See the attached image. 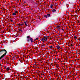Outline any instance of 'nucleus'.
<instances>
[{"instance_id": "f257e3e1", "label": "nucleus", "mask_w": 80, "mask_h": 80, "mask_svg": "<svg viewBox=\"0 0 80 80\" xmlns=\"http://www.w3.org/2000/svg\"><path fill=\"white\" fill-rule=\"evenodd\" d=\"M2 52L3 53H4L2 55L1 57H0V60L1 59H2V58L4 57L5 55L7 54V50H6L5 49H2L0 51V52Z\"/></svg>"}, {"instance_id": "f03ea898", "label": "nucleus", "mask_w": 80, "mask_h": 80, "mask_svg": "<svg viewBox=\"0 0 80 80\" xmlns=\"http://www.w3.org/2000/svg\"><path fill=\"white\" fill-rule=\"evenodd\" d=\"M47 40H48V37H44L41 39V41L44 43L45 41H47Z\"/></svg>"}, {"instance_id": "7ed1b4c3", "label": "nucleus", "mask_w": 80, "mask_h": 80, "mask_svg": "<svg viewBox=\"0 0 80 80\" xmlns=\"http://www.w3.org/2000/svg\"><path fill=\"white\" fill-rule=\"evenodd\" d=\"M17 14H18V11H15V12L12 13V15L13 16H14V15H16Z\"/></svg>"}, {"instance_id": "20e7f679", "label": "nucleus", "mask_w": 80, "mask_h": 80, "mask_svg": "<svg viewBox=\"0 0 80 80\" xmlns=\"http://www.w3.org/2000/svg\"><path fill=\"white\" fill-rule=\"evenodd\" d=\"M57 29L58 30H60V26H57Z\"/></svg>"}, {"instance_id": "39448f33", "label": "nucleus", "mask_w": 80, "mask_h": 80, "mask_svg": "<svg viewBox=\"0 0 80 80\" xmlns=\"http://www.w3.org/2000/svg\"><path fill=\"white\" fill-rule=\"evenodd\" d=\"M10 70V68H9V67L7 68L6 69V70L7 71H8Z\"/></svg>"}, {"instance_id": "423d86ee", "label": "nucleus", "mask_w": 80, "mask_h": 80, "mask_svg": "<svg viewBox=\"0 0 80 80\" xmlns=\"http://www.w3.org/2000/svg\"><path fill=\"white\" fill-rule=\"evenodd\" d=\"M60 47L58 45L57 46V49H60Z\"/></svg>"}, {"instance_id": "0eeeda50", "label": "nucleus", "mask_w": 80, "mask_h": 80, "mask_svg": "<svg viewBox=\"0 0 80 80\" xmlns=\"http://www.w3.org/2000/svg\"><path fill=\"white\" fill-rule=\"evenodd\" d=\"M27 21L24 22V23H25V26H27Z\"/></svg>"}, {"instance_id": "6e6552de", "label": "nucleus", "mask_w": 80, "mask_h": 80, "mask_svg": "<svg viewBox=\"0 0 80 80\" xmlns=\"http://www.w3.org/2000/svg\"><path fill=\"white\" fill-rule=\"evenodd\" d=\"M49 48H53V46H50L49 47Z\"/></svg>"}, {"instance_id": "1a4fd4ad", "label": "nucleus", "mask_w": 80, "mask_h": 80, "mask_svg": "<svg viewBox=\"0 0 80 80\" xmlns=\"http://www.w3.org/2000/svg\"><path fill=\"white\" fill-rule=\"evenodd\" d=\"M52 12H56V10L55 9H54L52 11Z\"/></svg>"}, {"instance_id": "9d476101", "label": "nucleus", "mask_w": 80, "mask_h": 80, "mask_svg": "<svg viewBox=\"0 0 80 80\" xmlns=\"http://www.w3.org/2000/svg\"><path fill=\"white\" fill-rule=\"evenodd\" d=\"M47 16L48 17H50V14H48L47 15Z\"/></svg>"}, {"instance_id": "9b49d317", "label": "nucleus", "mask_w": 80, "mask_h": 80, "mask_svg": "<svg viewBox=\"0 0 80 80\" xmlns=\"http://www.w3.org/2000/svg\"><path fill=\"white\" fill-rule=\"evenodd\" d=\"M50 7L51 8H53V5L52 4H51V6H50Z\"/></svg>"}, {"instance_id": "f8f14e48", "label": "nucleus", "mask_w": 80, "mask_h": 80, "mask_svg": "<svg viewBox=\"0 0 80 80\" xmlns=\"http://www.w3.org/2000/svg\"><path fill=\"white\" fill-rule=\"evenodd\" d=\"M44 17H45V18H47L48 16H47V15H44Z\"/></svg>"}, {"instance_id": "ddd939ff", "label": "nucleus", "mask_w": 80, "mask_h": 80, "mask_svg": "<svg viewBox=\"0 0 80 80\" xmlns=\"http://www.w3.org/2000/svg\"><path fill=\"white\" fill-rule=\"evenodd\" d=\"M74 38L75 39H77V37L76 36H74Z\"/></svg>"}, {"instance_id": "4468645a", "label": "nucleus", "mask_w": 80, "mask_h": 80, "mask_svg": "<svg viewBox=\"0 0 80 80\" xmlns=\"http://www.w3.org/2000/svg\"><path fill=\"white\" fill-rule=\"evenodd\" d=\"M30 40L31 42H33V41H32L33 39H32V38H31Z\"/></svg>"}, {"instance_id": "2eb2a0df", "label": "nucleus", "mask_w": 80, "mask_h": 80, "mask_svg": "<svg viewBox=\"0 0 80 80\" xmlns=\"http://www.w3.org/2000/svg\"><path fill=\"white\" fill-rule=\"evenodd\" d=\"M30 38V36H28L27 38Z\"/></svg>"}, {"instance_id": "dca6fc26", "label": "nucleus", "mask_w": 80, "mask_h": 80, "mask_svg": "<svg viewBox=\"0 0 80 80\" xmlns=\"http://www.w3.org/2000/svg\"><path fill=\"white\" fill-rule=\"evenodd\" d=\"M24 25V24H20V25Z\"/></svg>"}, {"instance_id": "f3484780", "label": "nucleus", "mask_w": 80, "mask_h": 80, "mask_svg": "<svg viewBox=\"0 0 80 80\" xmlns=\"http://www.w3.org/2000/svg\"><path fill=\"white\" fill-rule=\"evenodd\" d=\"M62 31H64V30H63V29L62 28Z\"/></svg>"}, {"instance_id": "a211bd4d", "label": "nucleus", "mask_w": 80, "mask_h": 80, "mask_svg": "<svg viewBox=\"0 0 80 80\" xmlns=\"http://www.w3.org/2000/svg\"><path fill=\"white\" fill-rule=\"evenodd\" d=\"M38 38H36V40H38Z\"/></svg>"}, {"instance_id": "6ab92c4d", "label": "nucleus", "mask_w": 80, "mask_h": 80, "mask_svg": "<svg viewBox=\"0 0 80 80\" xmlns=\"http://www.w3.org/2000/svg\"><path fill=\"white\" fill-rule=\"evenodd\" d=\"M11 22H13V21L12 20H11Z\"/></svg>"}, {"instance_id": "aec40b11", "label": "nucleus", "mask_w": 80, "mask_h": 80, "mask_svg": "<svg viewBox=\"0 0 80 80\" xmlns=\"http://www.w3.org/2000/svg\"><path fill=\"white\" fill-rule=\"evenodd\" d=\"M28 42H29V40H28Z\"/></svg>"}]
</instances>
